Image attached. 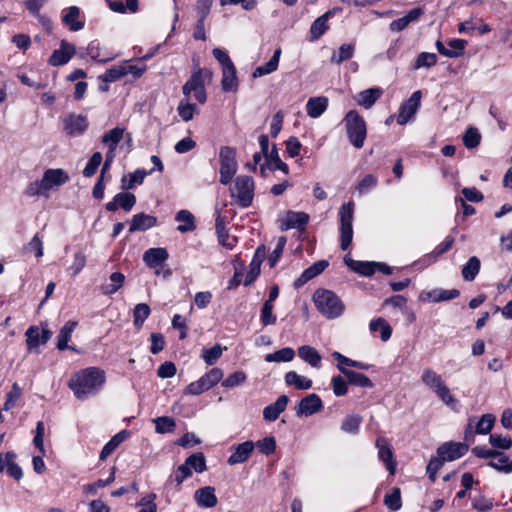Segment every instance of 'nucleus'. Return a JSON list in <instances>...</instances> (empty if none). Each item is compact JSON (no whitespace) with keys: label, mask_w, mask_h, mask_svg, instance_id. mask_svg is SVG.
<instances>
[{"label":"nucleus","mask_w":512,"mask_h":512,"mask_svg":"<svg viewBox=\"0 0 512 512\" xmlns=\"http://www.w3.org/2000/svg\"><path fill=\"white\" fill-rule=\"evenodd\" d=\"M421 382L428 387L448 407L455 409L458 400L452 395L442 376L432 368H425L421 374Z\"/></svg>","instance_id":"3"},{"label":"nucleus","mask_w":512,"mask_h":512,"mask_svg":"<svg viewBox=\"0 0 512 512\" xmlns=\"http://www.w3.org/2000/svg\"><path fill=\"white\" fill-rule=\"evenodd\" d=\"M86 51H87V55L97 61V62H100V63H106L108 61H111L115 58L114 55H104L103 52H102V49H101V46H100V43L96 40L94 41H91L87 48H86Z\"/></svg>","instance_id":"53"},{"label":"nucleus","mask_w":512,"mask_h":512,"mask_svg":"<svg viewBox=\"0 0 512 512\" xmlns=\"http://www.w3.org/2000/svg\"><path fill=\"white\" fill-rule=\"evenodd\" d=\"M75 52L76 48L73 44L66 40H62L60 42V47L54 50L51 54L48 63L54 67L65 65L71 60Z\"/></svg>","instance_id":"18"},{"label":"nucleus","mask_w":512,"mask_h":512,"mask_svg":"<svg viewBox=\"0 0 512 512\" xmlns=\"http://www.w3.org/2000/svg\"><path fill=\"white\" fill-rule=\"evenodd\" d=\"M383 90L379 87H372L359 92L355 97L356 103L365 108H371L375 102L381 97Z\"/></svg>","instance_id":"34"},{"label":"nucleus","mask_w":512,"mask_h":512,"mask_svg":"<svg viewBox=\"0 0 512 512\" xmlns=\"http://www.w3.org/2000/svg\"><path fill=\"white\" fill-rule=\"evenodd\" d=\"M194 500L201 508H213L218 503L215 488L212 486L197 489L194 493Z\"/></svg>","instance_id":"27"},{"label":"nucleus","mask_w":512,"mask_h":512,"mask_svg":"<svg viewBox=\"0 0 512 512\" xmlns=\"http://www.w3.org/2000/svg\"><path fill=\"white\" fill-rule=\"evenodd\" d=\"M25 337L28 351H35L40 345H43L41 342L40 328L38 326H30L25 332Z\"/></svg>","instance_id":"56"},{"label":"nucleus","mask_w":512,"mask_h":512,"mask_svg":"<svg viewBox=\"0 0 512 512\" xmlns=\"http://www.w3.org/2000/svg\"><path fill=\"white\" fill-rule=\"evenodd\" d=\"M192 476L191 470H188L186 466H178L167 478L164 484V490L167 493L179 492L181 490L182 483Z\"/></svg>","instance_id":"20"},{"label":"nucleus","mask_w":512,"mask_h":512,"mask_svg":"<svg viewBox=\"0 0 512 512\" xmlns=\"http://www.w3.org/2000/svg\"><path fill=\"white\" fill-rule=\"evenodd\" d=\"M285 382L287 385L294 386L299 390H308L312 387V380L299 375L295 371H289L285 375Z\"/></svg>","instance_id":"45"},{"label":"nucleus","mask_w":512,"mask_h":512,"mask_svg":"<svg viewBox=\"0 0 512 512\" xmlns=\"http://www.w3.org/2000/svg\"><path fill=\"white\" fill-rule=\"evenodd\" d=\"M355 204L352 201L344 203L339 208V233H340V247L342 250H347L353 239V219H354Z\"/></svg>","instance_id":"9"},{"label":"nucleus","mask_w":512,"mask_h":512,"mask_svg":"<svg viewBox=\"0 0 512 512\" xmlns=\"http://www.w3.org/2000/svg\"><path fill=\"white\" fill-rule=\"evenodd\" d=\"M223 370L214 367L202 375L198 380L191 382L184 389V394L197 396L200 395L218 384L223 378Z\"/></svg>","instance_id":"10"},{"label":"nucleus","mask_w":512,"mask_h":512,"mask_svg":"<svg viewBox=\"0 0 512 512\" xmlns=\"http://www.w3.org/2000/svg\"><path fill=\"white\" fill-rule=\"evenodd\" d=\"M421 97V91L417 90L400 105L397 115V123L399 125H405L414 119L418 109L420 108Z\"/></svg>","instance_id":"12"},{"label":"nucleus","mask_w":512,"mask_h":512,"mask_svg":"<svg viewBox=\"0 0 512 512\" xmlns=\"http://www.w3.org/2000/svg\"><path fill=\"white\" fill-rule=\"evenodd\" d=\"M77 321H68L64 324V326L60 329L59 334L57 336V344L56 347L60 351H64L67 349H71L75 352H78L74 347L69 346L68 342L70 341L72 334L77 327Z\"/></svg>","instance_id":"35"},{"label":"nucleus","mask_w":512,"mask_h":512,"mask_svg":"<svg viewBox=\"0 0 512 512\" xmlns=\"http://www.w3.org/2000/svg\"><path fill=\"white\" fill-rule=\"evenodd\" d=\"M344 261L353 271L363 276H371L376 272V262L356 261L348 255L344 257Z\"/></svg>","instance_id":"40"},{"label":"nucleus","mask_w":512,"mask_h":512,"mask_svg":"<svg viewBox=\"0 0 512 512\" xmlns=\"http://www.w3.org/2000/svg\"><path fill=\"white\" fill-rule=\"evenodd\" d=\"M481 263L476 256L469 258L467 263L462 268V277L466 281H473L480 271Z\"/></svg>","instance_id":"52"},{"label":"nucleus","mask_w":512,"mask_h":512,"mask_svg":"<svg viewBox=\"0 0 512 512\" xmlns=\"http://www.w3.org/2000/svg\"><path fill=\"white\" fill-rule=\"evenodd\" d=\"M362 417L357 414L347 415L341 424V430L344 433L356 435L359 432Z\"/></svg>","instance_id":"57"},{"label":"nucleus","mask_w":512,"mask_h":512,"mask_svg":"<svg viewBox=\"0 0 512 512\" xmlns=\"http://www.w3.org/2000/svg\"><path fill=\"white\" fill-rule=\"evenodd\" d=\"M181 465L186 466L188 470H194L196 473H202L207 469L206 459L203 453H194L190 455Z\"/></svg>","instance_id":"50"},{"label":"nucleus","mask_w":512,"mask_h":512,"mask_svg":"<svg viewBox=\"0 0 512 512\" xmlns=\"http://www.w3.org/2000/svg\"><path fill=\"white\" fill-rule=\"evenodd\" d=\"M355 47L352 44H343L339 47L337 52H334L331 56V63L340 64L353 57Z\"/></svg>","instance_id":"60"},{"label":"nucleus","mask_w":512,"mask_h":512,"mask_svg":"<svg viewBox=\"0 0 512 512\" xmlns=\"http://www.w3.org/2000/svg\"><path fill=\"white\" fill-rule=\"evenodd\" d=\"M266 257V247L264 245L259 246L253 256V259L250 263V270L247 274V279L245 284H249L253 281L260 273V266L263 260Z\"/></svg>","instance_id":"38"},{"label":"nucleus","mask_w":512,"mask_h":512,"mask_svg":"<svg viewBox=\"0 0 512 512\" xmlns=\"http://www.w3.org/2000/svg\"><path fill=\"white\" fill-rule=\"evenodd\" d=\"M469 450V445L462 442H445L437 448V455L445 462L454 461L464 456Z\"/></svg>","instance_id":"14"},{"label":"nucleus","mask_w":512,"mask_h":512,"mask_svg":"<svg viewBox=\"0 0 512 512\" xmlns=\"http://www.w3.org/2000/svg\"><path fill=\"white\" fill-rule=\"evenodd\" d=\"M322 409L323 402L321 398L315 393H311L302 398L295 408L296 415L298 417H309L317 412H320Z\"/></svg>","instance_id":"16"},{"label":"nucleus","mask_w":512,"mask_h":512,"mask_svg":"<svg viewBox=\"0 0 512 512\" xmlns=\"http://www.w3.org/2000/svg\"><path fill=\"white\" fill-rule=\"evenodd\" d=\"M147 175V171L143 169H137L133 173H129L128 175H124L122 177L121 187L125 190L133 189L135 185L142 184Z\"/></svg>","instance_id":"44"},{"label":"nucleus","mask_w":512,"mask_h":512,"mask_svg":"<svg viewBox=\"0 0 512 512\" xmlns=\"http://www.w3.org/2000/svg\"><path fill=\"white\" fill-rule=\"evenodd\" d=\"M459 291L457 289H433L430 291L420 292L418 299L424 303L447 301L458 297Z\"/></svg>","instance_id":"24"},{"label":"nucleus","mask_w":512,"mask_h":512,"mask_svg":"<svg viewBox=\"0 0 512 512\" xmlns=\"http://www.w3.org/2000/svg\"><path fill=\"white\" fill-rule=\"evenodd\" d=\"M332 16L331 11H327L318 17L310 27V34L313 40L319 39L328 29V20Z\"/></svg>","instance_id":"43"},{"label":"nucleus","mask_w":512,"mask_h":512,"mask_svg":"<svg viewBox=\"0 0 512 512\" xmlns=\"http://www.w3.org/2000/svg\"><path fill=\"white\" fill-rule=\"evenodd\" d=\"M169 253L164 247L149 248L143 254V262L145 265L155 270V275L160 276V267L168 260Z\"/></svg>","instance_id":"15"},{"label":"nucleus","mask_w":512,"mask_h":512,"mask_svg":"<svg viewBox=\"0 0 512 512\" xmlns=\"http://www.w3.org/2000/svg\"><path fill=\"white\" fill-rule=\"evenodd\" d=\"M264 158V163L260 165V174L262 176H265L267 170L274 171L275 167L282 161L275 144L272 145L270 153Z\"/></svg>","instance_id":"55"},{"label":"nucleus","mask_w":512,"mask_h":512,"mask_svg":"<svg viewBox=\"0 0 512 512\" xmlns=\"http://www.w3.org/2000/svg\"><path fill=\"white\" fill-rule=\"evenodd\" d=\"M298 356L312 368H321L322 356L310 345H302L298 348Z\"/></svg>","instance_id":"37"},{"label":"nucleus","mask_w":512,"mask_h":512,"mask_svg":"<svg viewBox=\"0 0 512 512\" xmlns=\"http://www.w3.org/2000/svg\"><path fill=\"white\" fill-rule=\"evenodd\" d=\"M342 122L351 145L356 149H361L367 137V127L364 118L358 111L350 110L345 114Z\"/></svg>","instance_id":"6"},{"label":"nucleus","mask_w":512,"mask_h":512,"mask_svg":"<svg viewBox=\"0 0 512 512\" xmlns=\"http://www.w3.org/2000/svg\"><path fill=\"white\" fill-rule=\"evenodd\" d=\"M329 263L326 260H320L312 264L310 267L305 269L302 274L294 281V287L300 288L304 284H306L311 279L315 278L319 274H321L327 267Z\"/></svg>","instance_id":"29"},{"label":"nucleus","mask_w":512,"mask_h":512,"mask_svg":"<svg viewBox=\"0 0 512 512\" xmlns=\"http://www.w3.org/2000/svg\"><path fill=\"white\" fill-rule=\"evenodd\" d=\"M16 455L13 452L0 453V472H6L15 480L23 476L21 467L15 462Z\"/></svg>","instance_id":"25"},{"label":"nucleus","mask_w":512,"mask_h":512,"mask_svg":"<svg viewBox=\"0 0 512 512\" xmlns=\"http://www.w3.org/2000/svg\"><path fill=\"white\" fill-rule=\"evenodd\" d=\"M344 376L348 379L349 384L364 388L373 387V382L365 374L351 370L344 371Z\"/></svg>","instance_id":"59"},{"label":"nucleus","mask_w":512,"mask_h":512,"mask_svg":"<svg viewBox=\"0 0 512 512\" xmlns=\"http://www.w3.org/2000/svg\"><path fill=\"white\" fill-rule=\"evenodd\" d=\"M454 243V237L451 235L446 236L444 241L438 244L435 249L430 253L425 255L423 261L427 263V265L433 263L439 256L447 252Z\"/></svg>","instance_id":"47"},{"label":"nucleus","mask_w":512,"mask_h":512,"mask_svg":"<svg viewBox=\"0 0 512 512\" xmlns=\"http://www.w3.org/2000/svg\"><path fill=\"white\" fill-rule=\"evenodd\" d=\"M281 53V48H277L268 62L254 69L252 72V78H260L275 72L279 66Z\"/></svg>","instance_id":"36"},{"label":"nucleus","mask_w":512,"mask_h":512,"mask_svg":"<svg viewBox=\"0 0 512 512\" xmlns=\"http://www.w3.org/2000/svg\"><path fill=\"white\" fill-rule=\"evenodd\" d=\"M150 307L145 303H139L135 306L133 311V322L137 328H141L145 320L150 315Z\"/></svg>","instance_id":"63"},{"label":"nucleus","mask_w":512,"mask_h":512,"mask_svg":"<svg viewBox=\"0 0 512 512\" xmlns=\"http://www.w3.org/2000/svg\"><path fill=\"white\" fill-rule=\"evenodd\" d=\"M376 447L378 449V457L380 461L385 464L389 473L394 475L396 472L397 464L394 459V454L390 443L385 437H378L376 440Z\"/></svg>","instance_id":"17"},{"label":"nucleus","mask_w":512,"mask_h":512,"mask_svg":"<svg viewBox=\"0 0 512 512\" xmlns=\"http://www.w3.org/2000/svg\"><path fill=\"white\" fill-rule=\"evenodd\" d=\"M136 203V197L129 192H121L114 196L113 200L106 204L108 211H116L119 207L125 211H130Z\"/></svg>","instance_id":"30"},{"label":"nucleus","mask_w":512,"mask_h":512,"mask_svg":"<svg viewBox=\"0 0 512 512\" xmlns=\"http://www.w3.org/2000/svg\"><path fill=\"white\" fill-rule=\"evenodd\" d=\"M378 178L375 175H365L357 184L356 191L359 195H365L377 186Z\"/></svg>","instance_id":"62"},{"label":"nucleus","mask_w":512,"mask_h":512,"mask_svg":"<svg viewBox=\"0 0 512 512\" xmlns=\"http://www.w3.org/2000/svg\"><path fill=\"white\" fill-rule=\"evenodd\" d=\"M124 131L125 129L119 126L109 130L102 137L103 144H105L108 149L114 148V150H117V145L123 139Z\"/></svg>","instance_id":"49"},{"label":"nucleus","mask_w":512,"mask_h":512,"mask_svg":"<svg viewBox=\"0 0 512 512\" xmlns=\"http://www.w3.org/2000/svg\"><path fill=\"white\" fill-rule=\"evenodd\" d=\"M106 382L104 370L87 367L75 372L68 381V387L78 400H86L98 394Z\"/></svg>","instance_id":"1"},{"label":"nucleus","mask_w":512,"mask_h":512,"mask_svg":"<svg viewBox=\"0 0 512 512\" xmlns=\"http://www.w3.org/2000/svg\"><path fill=\"white\" fill-rule=\"evenodd\" d=\"M481 134L479 130L475 127H469L464 136H463V144L468 149H473L480 144Z\"/></svg>","instance_id":"64"},{"label":"nucleus","mask_w":512,"mask_h":512,"mask_svg":"<svg viewBox=\"0 0 512 512\" xmlns=\"http://www.w3.org/2000/svg\"><path fill=\"white\" fill-rule=\"evenodd\" d=\"M295 357V351L290 347L282 348L265 356L266 362H290Z\"/></svg>","instance_id":"58"},{"label":"nucleus","mask_w":512,"mask_h":512,"mask_svg":"<svg viewBox=\"0 0 512 512\" xmlns=\"http://www.w3.org/2000/svg\"><path fill=\"white\" fill-rule=\"evenodd\" d=\"M64 131L70 136L83 134L88 128L87 117L80 114H70L64 120Z\"/></svg>","instance_id":"23"},{"label":"nucleus","mask_w":512,"mask_h":512,"mask_svg":"<svg viewBox=\"0 0 512 512\" xmlns=\"http://www.w3.org/2000/svg\"><path fill=\"white\" fill-rule=\"evenodd\" d=\"M255 449V444L252 441H245L238 445L230 447V456L227 460L228 464L236 465L246 462Z\"/></svg>","instance_id":"19"},{"label":"nucleus","mask_w":512,"mask_h":512,"mask_svg":"<svg viewBox=\"0 0 512 512\" xmlns=\"http://www.w3.org/2000/svg\"><path fill=\"white\" fill-rule=\"evenodd\" d=\"M289 402V398L286 395H281L277 398V400L266 406L263 409V418L266 421L273 422L278 419L280 414L285 411L287 404Z\"/></svg>","instance_id":"32"},{"label":"nucleus","mask_w":512,"mask_h":512,"mask_svg":"<svg viewBox=\"0 0 512 512\" xmlns=\"http://www.w3.org/2000/svg\"><path fill=\"white\" fill-rule=\"evenodd\" d=\"M447 45L448 47L440 40H437L435 43V47L441 55L448 58H457L464 54L467 41L463 39H451L447 42Z\"/></svg>","instance_id":"21"},{"label":"nucleus","mask_w":512,"mask_h":512,"mask_svg":"<svg viewBox=\"0 0 512 512\" xmlns=\"http://www.w3.org/2000/svg\"><path fill=\"white\" fill-rule=\"evenodd\" d=\"M157 225V218L153 215L138 213L133 215L130 221L129 232L146 231Z\"/></svg>","instance_id":"31"},{"label":"nucleus","mask_w":512,"mask_h":512,"mask_svg":"<svg viewBox=\"0 0 512 512\" xmlns=\"http://www.w3.org/2000/svg\"><path fill=\"white\" fill-rule=\"evenodd\" d=\"M205 77L210 80L212 78V72L210 70H204L199 66L195 67L190 78L182 87L184 97L190 100L195 99L199 104H204L207 101L204 83Z\"/></svg>","instance_id":"5"},{"label":"nucleus","mask_w":512,"mask_h":512,"mask_svg":"<svg viewBox=\"0 0 512 512\" xmlns=\"http://www.w3.org/2000/svg\"><path fill=\"white\" fill-rule=\"evenodd\" d=\"M328 107V98L324 96L312 97L307 101L306 111L311 118L320 117Z\"/></svg>","instance_id":"39"},{"label":"nucleus","mask_w":512,"mask_h":512,"mask_svg":"<svg viewBox=\"0 0 512 512\" xmlns=\"http://www.w3.org/2000/svg\"><path fill=\"white\" fill-rule=\"evenodd\" d=\"M309 222V215L305 212L288 211L285 215L281 228L283 230L298 229L304 230Z\"/></svg>","instance_id":"26"},{"label":"nucleus","mask_w":512,"mask_h":512,"mask_svg":"<svg viewBox=\"0 0 512 512\" xmlns=\"http://www.w3.org/2000/svg\"><path fill=\"white\" fill-rule=\"evenodd\" d=\"M175 220L179 223L177 230L181 233L193 231L196 227L195 217L188 210H180L175 216Z\"/></svg>","instance_id":"41"},{"label":"nucleus","mask_w":512,"mask_h":512,"mask_svg":"<svg viewBox=\"0 0 512 512\" xmlns=\"http://www.w3.org/2000/svg\"><path fill=\"white\" fill-rule=\"evenodd\" d=\"M177 112L184 122H188L198 113V108L195 104L190 102V99L184 97L177 107Z\"/></svg>","instance_id":"51"},{"label":"nucleus","mask_w":512,"mask_h":512,"mask_svg":"<svg viewBox=\"0 0 512 512\" xmlns=\"http://www.w3.org/2000/svg\"><path fill=\"white\" fill-rule=\"evenodd\" d=\"M318 312L327 319H337L345 312V304L332 290L319 288L312 296Z\"/></svg>","instance_id":"2"},{"label":"nucleus","mask_w":512,"mask_h":512,"mask_svg":"<svg viewBox=\"0 0 512 512\" xmlns=\"http://www.w3.org/2000/svg\"><path fill=\"white\" fill-rule=\"evenodd\" d=\"M369 330L371 333L380 332V338L386 342L391 338L392 328L389 323L382 317L372 319L369 323Z\"/></svg>","instance_id":"42"},{"label":"nucleus","mask_w":512,"mask_h":512,"mask_svg":"<svg viewBox=\"0 0 512 512\" xmlns=\"http://www.w3.org/2000/svg\"><path fill=\"white\" fill-rule=\"evenodd\" d=\"M43 185L47 192L55 187H59L69 180L68 174L63 169H48L42 177Z\"/></svg>","instance_id":"28"},{"label":"nucleus","mask_w":512,"mask_h":512,"mask_svg":"<svg viewBox=\"0 0 512 512\" xmlns=\"http://www.w3.org/2000/svg\"><path fill=\"white\" fill-rule=\"evenodd\" d=\"M438 57L435 53L421 52L419 53L412 64L414 70L426 68L429 69L437 64Z\"/></svg>","instance_id":"48"},{"label":"nucleus","mask_w":512,"mask_h":512,"mask_svg":"<svg viewBox=\"0 0 512 512\" xmlns=\"http://www.w3.org/2000/svg\"><path fill=\"white\" fill-rule=\"evenodd\" d=\"M214 58L221 66L222 78L221 88L224 92H236L239 87V79L236 67L231 60L228 52L222 48H214L212 51Z\"/></svg>","instance_id":"4"},{"label":"nucleus","mask_w":512,"mask_h":512,"mask_svg":"<svg viewBox=\"0 0 512 512\" xmlns=\"http://www.w3.org/2000/svg\"><path fill=\"white\" fill-rule=\"evenodd\" d=\"M254 179L248 175H239L235 178L230 188L231 197L238 206L247 208L251 206L254 198Z\"/></svg>","instance_id":"8"},{"label":"nucleus","mask_w":512,"mask_h":512,"mask_svg":"<svg viewBox=\"0 0 512 512\" xmlns=\"http://www.w3.org/2000/svg\"><path fill=\"white\" fill-rule=\"evenodd\" d=\"M384 504L391 511H398L402 507L401 491L400 488L394 487L390 493L384 497Z\"/></svg>","instance_id":"61"},{"label":"nucleus","mask_w":512,"mask_h":512,"mask_svg":"<svg viewBox=\"0 0 512 512\" xmlns=\"http://www.w3.org/2000/svg\"><path fill=\"white\" fill-rule=\"evenodd\" d=\"M424 14V9L421 7L410 10L405 16L392 21L389 28L392 32H400L404 30L410 23L419 20Z\"/></svg>","instance_id":"33"},{"label":"nucleus","mask_w":512,"mask_h":512,"mask_svg":"<svg viewBox=\"0 0 512 512\" xmlns=\"http://www.w3.org/2000/svg\"><path fill=\"white\" fill-rule=\"evenodd\" d=\"M220 162V183L227 185L231 182L238 170V162L236 159V149L223 146L219 151Z\"/></svg>","instance_id":"11"},{"label":"nucleus","mask_w":512,"mask_h":512,"mask_svg":"<svg viewBox=\"0 0 512 512\" xmlns=\"http://www.w3.org/2000/svg\"><path fill=\"white\" fill-rule=\"evenodd\" d=\"M124 281V274L121 272H113L109 277V283L101 286V291L104 295H112L123 286Z\"/></svg>","instance_id":"46"},{"label":"nucleus","mask_w":512,"mask_h":512,"mask_svg":"<svg viewBox=\"0 0 512 512\" xmlns=\"http://www.w3.org/2000/svg\"><path fill=\"white\" fill-rule=\"evenodd\" d=\"M81 11L77 6H70L61 12L62 23L68 27L70 31H80L85 26V21L80 17Z\"/></svg>","instance_id":"22"},{"label":"nucleus","mask_w":512,"mask_h":512,"mask_svg":"<svg viewBox=\"0 0 512 512\" xmlns=\"http://www.w3.org/2000/svg\"><path fill=\"white\" fill-rule=\"evenodd\" d=\"M495 416L493 414H484L476 421V418H470L468 425L465 429V439L473 438L474 434L485 435L490 433L495 423Z\"/></svg>","instance_id":"13"},{"label":"nucleus","mask_w":512,"mask_h":512,"mask_svg":"<svg viewBox=\"0 0 512 512\" xmlns=\"http://www.w3.org/2000/svg\"><path fill=\"white\" fill-rule=\"evenodd\" d=\"M125 438V431H121L114 435L102 448L100 452V459L105 460L107 457H109L115 451V449L125 440Z\"/></svg>","instance_id":"54"},{"label":"nucleus","mask_w":512,"mask_h":512,"mask_svg":"<svg viewBox=\"0 0 512 512\" xmlns=\"http://www.w3.org/2000/svg\"><path fill=\"white\" fill-rule=\"evenodd\" d=\"M146 70L145 64H132L130 60H124L107 69L104 74L98 76V80L102 83H112L126 76H130L131 80H137Z\"/></svg>","instance_id":"7"}]
</instances>
